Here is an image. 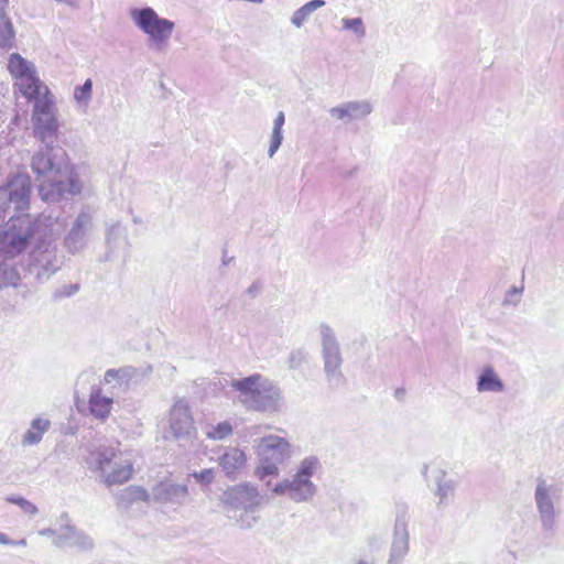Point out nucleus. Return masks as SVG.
<instances>
[{"mask_svg":"<svg viewBox=\"0 0 564 564\" xmlns=\"http://www.w3.org/2000/svg\"><path fill=\"white\" fill-rule=\"evenodd\" d=\"M8 70L15 79L20 93L28 100H35L34 117L36 120L41 121L42 116L47 117V128L55 130L56 122L51 111L53 105L51 94L35 75L33 65L29 64L20 54L13 53L9 57Z\"/></svg>","mask_w":564,"mask_h":564,"instance_id":"nucleus-1","label":"nucleus"},{"mask_svg":"<svg viewBox=\"0 0 564 564\" xmlns=\"http://www.w3.org/2000/svg\"><path fill=\"white\" fill-rule=\"evenodd\" d=\"M231 387L238 392V401L248 410L275 413L283 408L281 389L261 375L234 380Z\"/></svg>","mask_w":564,"mask_h":564,"instance_id":"nucleus-2","label":"nucleus"},{"mask_svg":"<svg viewBox=\"0 0 564 564\" xmlns=\"http://www.w3.org/2000/svg\"><path fill=\"white\" fill-rule=\"evenodd\" d=\"M32 169L37 175L39 194L43 200L56 202L65 192H74L73 170L67 165L56 166L48 152H37L32 159Z\"/></svg>","mask_w":564,"mask_h":564,"instance_id":"nucleus-3","label":"nucleus"},{"mask_svg":"<svg viewBox=\"0 0 564 564\" xmlns=\"http://www.w3.org/2000/svg\"><path fill=\"white\" fill-rule=\"evenodd\" d=\"M89 469L98 471L107 486L127 482L132 477V462L110 446H98L86 458Z\"/></svg>","mask_w":564,"mask_h":564,"instance_id":"nucleus-4","label":"nucleus"},{"mask_svg":"<svg viewBox=\"0 0 564 564\" xmlns=\"http://www.w3.org/2000/svg\"><path fill=\"white\" fill-rule=\"evenodd\" d=\"M319 468L321 463L317 457H305L299 464L295 473L290 478H284L273 485L271 491L278 496H286L296 503L308 502L317 491V487L312 481V477Z\"/></svg>","mask_w":564,"mask_h":564,"instance_id":"nucleus-5","label":"nucleus"},{"mask_svg":"<svg viewBox=\"0 0 564 564\" xmlns=\"http://www.w3.org/2000/svg\"><path fill=\"white\" fill-rule=\"evenodd\" d=\"M40 221L29 215L12 217L0 229V257L14 259L24 252L35 238Z\"/></svg>","mask_w":564,"mask_h":564,"instance_id":"nucleus-6","label":"nucleus"},{"mask_svg":"<svg viewBox=\"0 0 564 564\" xmlns=\"http://www.w3.org/2000/svg\"><path fill=\"white\" fill-rule=\"evenodd\" d=\"M254 448L258 458L256 475L267 487H271V480L265 479L280 474L279 466L292 455L291 445L284 437L271 434L261 437Z\"/></svg>","mask_w":564,"mask_h":564,"instance_id":"nucleus-7","label":"nucleus"},{"mask_svg":"<svg viewBox=\"0 0 564 564\" xmlns=\"http://www.w3.org/2000/svg\"><path fill=\"white\" fill-rule=\"evenodd\" d=\"M260 501L257 488L249 485L236 486L224 494V502L229 507L228 517L235 519L245 529L252 528L257 523L256 509Z\"/></svg>","mask_w":564,"mask_h":564,"instance_id":"nucleus-8","label":"nucleus"},{"mask_svg":"<svg viewBox=\"0 0 564 564\" xmlns=\"http://www.w3.org/2000/svg\"><path fill=\"white\" fill-rule=\"evenodd\" d=\"M562 489L544 478L538 479L534 490V502L544 533L552 534L556 528L558 511L555 506L560 502Z\"/></svg>","mask_w":564,"mask_h":564,"instance_id":"nucleus-9","label":"nucleus"},{"mask_svg":"<svg viewBox=\"0 0 564 564\" xmlns=\"http://www.w3.org/2000/svg\"><path fill=\"white\" fill-rule=\"evenodd\" d=\"M131 15L135 24L158 43L165 42L173 32L174 23L160 18L151 8L134 10Z\"/></svg>","mask_w":564,"mask_h":564,"instance_id":"nucleus-10","label":"nucleus"},{"mask_svg":"<svg viewBox=\"0 0 564 564\" xmlns=\"http://www.w3.org/2000/svg\"><path fill=\"white\" fill-rule=\"evenodd\" d=\"M409 514L405 510L397 514L392 542L387 564H402L410 551V534L408 530Z\"/></svg>","mask_w":564,"mask_h":564,"instance_id":"nucleus-11","label":"nucleus"},{"mask_svg":"<svg viewBox=\"0 0 564 564\" xmlns=\"http://www.w3.org/2000/svg\"><path fill=\"white\" fill-rule=\"evenodd\" d=\"M169 425L173 437L177 441L191 440L196 430L192 417L188 403L185 400H178L170 411Z\"/></svg>","mask_w":564,"mask_h":564,"instance_id":"nucleus-12","label":"nucleus"},{"mask_svg":"<svg viewBox=\"0 0 564 564\" xmlns=\"http://www.w3.org/2000/svg\"><path fill=\"white\" fill-rule=\"evenodd\" d=\"M2 191L8 195L9 202L14 205V209L29 207L31 180L26 173H18L12 176Z\"/></svg>","mask_w":564,"mask_h":564,"instance_id":"nucleus-13","label":"nucleus"},{"mask_svg":"<svg viewBox=\"0 0 564 564\" xmlns=\"http://www.w3.org/2000/svg\"><path fill=\"white\" fill-rule=\"evenodd\" d=\"M432 478L434 481L433 494L436 501L437 509H444L455 498L457 488V481L451 477H447V473L442 468H435L432 470Z\"/></svg>","mask_w":564,"mask_h":564,"instance_id":"nucleus-14","label":"nucleus"},{"mask_svg":"<svg viewBox=\"0 0 564 564\" xmlns=\"http://www.w3.org/2000/svg\"><path fill=\"white\" fill-rule=\"evenodd\" d=\"M152 497L160 503L182 506L187 501L188 488L184 484L161 481L153 487Z\"/></svg>","mask_w":564,"mask_h":564,"instance_id":"nucleus-15","label":"nucleus"},{"mask_svg":"<svg viewBox=\"0 0 564 564\" xmlns=\"http://www.w3.org/2000/svg\"><path fill=\"white\" fill-rule=\"evenodd\" d=\"M133 373L132 368L108 369L100 387H104L112 397H119L128 390Z\"/></svg>","mask_w":564,"mask_h":564,"instance_id":"nucleus-16","label":"nucleus"},{"mask_svg":"<svg viewBox=\"0 0 564 564\" xmlns=\"http://www.w3.org/2000/svg\"><path fill=\"white\" fill-rule=\"evenodd\" d=\"M113 399L115 397L109 394L104 387H94L88 401L90 414L98 420L107 419L111 412Z\"/></svg>","mask_w":564,"mask_h":564,"instance_id":"nucleus-17","label":"nucleus"},{"mask_svg":"<svg viewBox=\"0 0 564 564\" xmlns=\"http://www.w3.org/2000/svg\"><path fill=\"white\" fill-rule=\"evenodd\" d=\"M52 423L48 419L39 416L31 421L29 429L22 435L21 444L23 446H33L39 444L43 435L51 429Z\"/></svg>","mask_w":564,"mask_h":564,"instance_id":"nucleus-18","label":"nucleus"},{"mask_svg":"<svg viewBox=\"0 0 564 564\" xmlns=\"http://www.w3.org/2000/svg\"><path fill=\"white\" fill-rule=\"evenodd\" d=\"M246 462L245 452L236 447L228 448L219 458V465L227 476H231L241 469Z\"/></svg>","mask_w":564,"mask_h":564,"instance_id":"nucleus-19","label":"nucleus"},{"mask_svg":"<svg viewBox=\"0 0 564 564\" xmlns=\"http://www.w3.org/2000/svg\"><path fill=\"white\" fill-rule=\"evenodd\" d=\"M477 390L499 393L505 390V384L492 367H485L478 376Z\"/></svg>","mask_w":564,"mask_h":564,"instance_id":"nucleus-20","label":"nucleus"},{"mask_svg":"<svg viewBox=\"0 0 564 564\" xmlns=\"http://www.w3.org/2000/svg\"><path fill=\"white\" fill-rule=\"evenodd\" d=\"M59 528L57 529V535L53 540V544L57 547H64L69 545L77 529L69 523L67 513H63L59 518Z\"/></svg>","mask_w":564,"mask_h":564,"instance_id":"nucleus-21","label":"nucleus"},{"mask_svg":"<svg viewBox=\"0 0 564 564\" xmlns=\"http://www.w3.org/2000/svg\"><path fill=\"white\" fill-rule=\"evenodd\" d=\"M150 498L149 492L140 486H130L123 489L118 496V503L128 508L135 501H148Z\"/></svg>","mask_w":564,"mask_h":564,"instance_id":"nucleus-22","label":"nucleus"},{"mask_svg":"<svg viewBox=\"0 0 564 564\" xmlns=\"http://www.w3.org/2000/svg\"><path fill=\"white\" fill-rule=\"evenodd\" d=\"M341 362L340 355H324V369L329 382H339Z\"/></svg>","mask_w":564,"mask_h":564,"instance_id":"nucleus-23","label":"nucleus"},{"mask_svg":"<svg viewBox=\"0 0 564 564\" xmlns=\"http://www.w3.org/2000/svg\"><path fill=\"white\" fill-rule=\"evenodd\" d=\"M14 35L10 19L6 14L0 13V47H12Z\"/></svg>","mask_w":564,"mask_h":564,"instance_id":"nucleus-24","label":"nucleus"},{"mask_svg":"<svg viewBox=\"0 0 564 564\" xmlns=\"http://www.w3.org/2000/svg\"><path fill=\"white\" fill-rule=\"evenodd\" d=\"M232 425L229 421L219 422L206 427L205 435L213 441H223L232 434Z\"/></svg>","mask_w":564,"mask_h":564,"instance_id":"nucleus-25","label":"nucleus"},{"mask_svg":"<svg viewBox=\"0 0 564 564\" xmlns=\"http://www.w3.org/2000/svg\"><path fill=\"white\" fill-rule=\"evenodd\" d=\"M323 6H324L323 0H312V1L307 2L306 4L301 7L297 11H295V13L293 14V18H292L293 24H295L296 26L300 28L314 10H316Z\"/></svg>","mask_w":564,"mask_h":564,"instance_id":"nucleus-26","label":"nucleus"},{"mask_svg":"<svg viewBox=\"0 0 564 564\" xmlns=\"http://www.w3.org/2000/svg\"><path fill=\"white\" fill-rule=\"evenodd\" d=\"M20 275L14 267L0 265V288L17 285Z\"/></svg>","mask_w":564,"mask_h":564,"instance_id":"nucleus-27","label":"nucleus"},{"mask_svg":"<svg viewBox=\"0 0 564 564\" xmlns=\"http://www.w3.org/2000/svg\"><path fill=\"white\" fill-rule=\"evenodd\" d=\"M6 500L10 503L17 505L24 513L35 516L39 512L37 507L21 496H9Z\"/></svg>","mask_w":564,"mask_h":564,"instance_id":"nucleus-28","label":"nucleus"},{"mask_svg":"<svg viewBox=\"0 0 564 564\" xmlns=\"http://www.w3.org/2000/svg\"><path fill=\"white\" fill-rule=\"evenodd\" d=\"M80 551H89L94 547V540L84 531L77 530L70 544Z\"/></svg>","mask_w":564,"mask_h":564,"instance_id":"nucleus-29","label":"nucleus"},{"mask_svg":"<svg viewBox=\"0 0 564 564\" xmlns=\"http://www.w3.org/2000/svg\"><path fill=\"white\" fill-rule=\"evenodd\" d=\"M91 91H93V82H91V79H87L83 86L75 88L74 97L78 102H86L90 99Z\"/></svg>","mask_w":564,"mask_h":564,"instance_id":"nucleus-30","label":"nucleus"},{"mask_svg":"<svg viewBox=\"0 0 564 564\" xmlns=\"http://www.w3.org/2000/svg\"><path fill=\"white\" fill-rule=\"evenodd\" d=\"M200 485H209L214 481L215 471L213 468H206L200 471H194L189 475Z\"/></svg>","mask_w":564,"mask_h":564,"instance_id":"nucleus-31","label":"nucleus"},{"mask_svg":"<svg viewBox=\"0 0 564 564\" xmlns=\"http://www.w3.org/2000/svg\"><path fill=\"white\" fill-rule=\"evenodd\" d=\"M344 26L346 29H351L360 34H364V32H365L364 26H362V21L359 18L344 20Z\"/></svg>","mask_w":564,"mask_h":564,"instance_id":"nucleus-32","label":"nucleus"},{"mask_svg":"<svg viewBox=\"0 0 564 564\" xmlns=\"http://www.w3.org/2000/svg\"><path fill=\"white\" fill-rule=\"evenodd\" d=\"M282 141V132L279 131H272V141L269 149V154L272 156L275 151L279 149Z\"/></svg>","mask_w":564,"mask_h":564,"instance_id":"nucleus-33","label":"nucleus"},{"mask_svg":"<svg viewBox=\"0 0 564 564\" xmlns=\"http://www.w3.org/2000/svg\"><path fill=\"white\" fill-rule=\"evenodd\" d=\"M284 123V115L280 112L274 120L273 131L282 132V126Z\"/></svg>","mask_w":564,"mask_h":564,"instance_id":"nucleus-34","label":"nucleus"},{"mask_svg":"<svg viewBox=\"0 0 564 564\" xmlns=\"http://www.w3.org/2000/svg\"><path fill=\"white\" fill-rule=\"evenodd\" d=\"M350 109H355V106L349 105L346 109H344V108H337V109H334V110H333V112H334V113H337V116H338L339 118H344L346 115H348V113H349V110H350Z\"/></svg>","mask_w":564,"mask_h":564,"instance_id":"nucleus-35","label":"nucleus"},{"mask_svg":"<svg viewBox=\"0 0 564 564\" xmlns=\"http://www.w3.org/2000/svg\"><path fill=\"white\" fill-rule=\"evenodd\" d=\"M39 534L42 535V536H53V535L56 536L57 535V530L45 528V529L40 530Z\"/></svg>","mask_w":564,"mask_h":564,"instance_id":"nucleus-36","label":"nucleus"},{"mask_svg":"<svg viewBox=\"0 0 564 564\" xmlns=\"http://www.w3.org/2000/svg\"><path fill=\"white\" fill-rule=\"evenodd\" d=\"M13 540H10L4 533L0 532V544H10Z\"/></svg>","mask_w":564,"mask_h":564,"instance_id":"nucleus-37","label":"nucleus"},{"mask_svg":"<svg viewBox=\"0 0 564 564\" xmlns=\"http://www.w3.org/2000/svg\"><path fill=\"white\" fill-rule=\"evenodd\" d=\"M26 540L25 539H21V540H18V541H13V543H10L9 545H18V546H26Z\"/></svg>","mask_w":564,"mask_h":564,"instance_id":"nucleus-38","label":"nucleus"},{"mask_svg":"<svg viewBox=\"0 0 564 564\" xmlns=\"http://www.w3.org/2000/svg\"><path fill=\"white\" fill-rule=\"evenodd\" d=\"M427 469H429V466L425 464L422 469V475L424 476L425 479H427Z\"/></svg>","mask_w":564,"mask_h":564,"instance_id":"nucleus-39","label":"nucleus"},{"mask_svg":"<svg viewBox=\"0 0 564 564\" xmlns=\"http://www.w3.org/2000/svg\"><path fill=\"white\" fill-rule=\"evenodd\" d=\"M356 564H370V563L365 560H359Z\"/></svg>","mask_w":564,"mask_h":564,"instance_id":"nucleus-40","label":"nucleus"}]
</instances>
